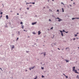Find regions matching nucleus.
Instances as JSON below:
<instances>
[{
  "mask_svg": "<svg viewBox=\"0 0 79 79\" xmlns=\"http://www.w3.org/2000/svg\"><path fill=\"white\" fill-rule=\"evenodd\" d=\"M76 77L77 78H78V79H79V76H77Z\"/></svg>",
  "mask_w": 79,
  "mask_h": 79,
  "instance_id": "15",
  "label": "nucleus"
},
{
  "mask_svg": "<svg viewBox=\"0 0 79 79\" xmlns=\"http://www.w3.org/2000/svg\"><path fill=\"white\" fill-rule=\"evenodd\" d=\"M26 52H27V53H29V51H26Z\"/></svg>",
  "mask_w": 79,
  "mask_h": 79,
  "instance_id": "31",
  "label": "nucleus"
},
{
  "mask_svg": "<svg viewBox=\"0 0 79 79\" xmlns=\"http://www.w3.org/2000/svg\"><path fill=\"white\" fill-rule=\"evenodd\" d=\"M73 4H74V3H73Z\"/></svg>",
  "mask_w": 79,
  "mask_h": 79,
  "instance_id": "59",
  "label": "nucleus"
},
{
  "mask_svg": "<svg viewBox=\"0 0 79 79\" xmlns=\"http://www.w3.org/2000/svg\"><path fill=\"white\" fill-rule=\"evenodd\" d=\"M62 12H64V9L63 8H62Z\"/></svg>",
  "mask_w": 79,
  "mask_h": 79,
  "instance_id": "12",
  "label": "nucleus"
},
{
  "mask_svg": "<svg viewBox=\"0 0 79 79\" xmlns=\"http://www.w3.org/2000/svg\"><path fill=\"white\" fill-rule=\"evenodd\" d=\"M49 21H51V20H50V19H49Z\"/></svg>",
  "mask_w": 79,
  "mask_h": 79,
  "instance_id": "36",
  "label": "nucleus"
},
{
  "mask_svg": "<svg viewBox=\"0 0 79 79\" xmlns=\"http://www.w3.org/2000/svg\"><path fill=\"white\" fill-rule=\"evenodd\" d=\"M70 6H71V5H70Z\"/></svg>",
  "mask_w": 79,
  "mask_h": 79,
  "instance_id": "49",
  "label": "nucleus"
},
{
  "mask_svg": "<svg viewBox=\"0 0 79 79\" xmlns=\"http://www.w3.org/2000/svg\"><path fill=\"white\" fill-rule=\"evenodd\" d=\"M20 24H23V22H21L20 23Z\"/></svg>",
  "mask_w": 79,
  "mask_h": 79,
  "instance_id": "16",
  "label": "nucleus"
},
{
  "mask_svg": "<svg viewBox=\"0 0 79 79\" xmlns=\"http://www.w3.org/2000/svg\"><path fill=\"white\" fill-rule=\"evenodd\" d=\"M17 32L18 34L19 35H20V32L19 31H17Z\"/></svg>",
  "mask_w": 79,
  "mask_h": 79,
  "instance_id": "3",
  "label": "nucleus"
},
{
  "mask_svg": "<svg viewBox=\"0 0 79 79\" xmlns=\"http://www.w3.org/2000/svg\"><path fill=\"white\" fill-rule=\"evenodd\" d=\"M27 10H29V8H27Z\"/></svg>",
  "mask_w": 79,
  "mask_h": 79,
  "instance_id": "34",
  "label": "nucleus"
},
{
  "mask_svg": "<svg viewBox=\"0 0 79 79\" xmlns=\"http://www.w3.org/2000/svg\"><path fill=\"white\" fill-rule=\"evenodd\" d=\"M34 79H37V78H34Z\"/></svg>",
  "mask_w": 79,
  "mask_h": 79,
  "instance_id": "48",
  "label": "nucleus"
},
{
  "mask_svg": "<svg viewBox=\"0 0 79 79\" xmlns=\"http://www.w3.org/2000/svg\"><path fill=\"white\" fill-rule=\"evenodd\" d=\"M18 39H19V38H17V40H18Z\"/></svg>",
  "mask_w": 79,
  "mask_h": 79,
  "instance_id": "24",
  "label": "nucleus"
},
{
  "mask_svg": "<svg viewBox=\"0 0 79 79\" xmlns=\"http://www.w3.org/2000/svg\"><path fill=\"white\" fill-rule=\"evenodd\" d=\"M31 68H30V70H31Z\"/></svg>",
  "mask_w": 79,
  "mask_h": 79,
  "instance_id": "42",
  "label": "nucleus"
},
{
  "mask_svg": "<svg viewBox=\"0 0 79 79\" xmlns=\"http://www.w3.org/2000/svg\"><path fill=\"white\" fill-rule=\"evenodd\" d=\"M26 31V32H27V31Z\"/></svg>",
  "mask_w": 79,
  "mask_h": 79,
  "instance_id": "57",
  "label": "nucleus"
},
{
  "mask_svg": "<svg viewBox=\"0 0 79 79\" xmlns=\"http://www.w3.org/2000/svg\"><path fill=\"white\" fill-rule=\"evenodd\" d=\"M77 39H79V38H77Z\"/></svg>",
  "mask_w": 79,
  "mask_h": 79,
  "instance_id": "52",
  "label": "nucleus"
},
{
  "mask_svg": "<svg viewBox=\"0 0 79 79\" xmlns=\"http://www.w3.org/2000/svg\"><path fill=\"white\" fill-rule=\"evenodd\" d=\"M74 19H76V18H73L72 19V20Z\"/></svg>",
  "mask_w": 79,
  "mask_h": 79,
  "instance_id": "19",
  "label": "nucleus"
},
{
  "mask_svg": "<svg viewBox=\"0 0 79 79\" xmlns=\"http://www.w3.org/2000/svg\"><path fill=\"white\" fill-rule=\"evenodd\" d=\"M61 4H63V5H64V4H63V2H61Z\"/></svg>",
  "mask_w": 79,
  "mask_h": 79,
  "instance_id": "32",
  "label": "nucleus"
},
{
  "mask_svg": "<svg viewBox=\"0 0 79 79\" xmlns=\"http://www.w3.org/2000/svg\"><path fill=\"white\" fill-rule=\"evenodd\" d=\"M30 3H32V4H35V2H32V3H31V2H30Z\"/></svg>",
  "mask_w": 79,
  "mask_h": 79,
  "instance_id": "13",
  "label": "nucleus"
},
{
  "mask_svg": "<svg viewBox=\"0 0 79 79\" xmlns=\"http://www.w3.org/2000/svg\"><path fill=\"white\" fill-rule=\"evenodd\" d=\"M73 71H75V67H73Z\"/></svg>",
  "mask_w": 79,
  "mask_h": 79,
  "instance_id": "4",
  "label": "nucleus"
},
{
  "mask_svg": "<svg viewBox=\"0 0 79 79\" xmlns=\"http://www.w3.org/2000/svg\"><path fill=\"white\" fill-rule=\"evenodd\" d=\"M66 63H68V62H69V60H66Z\"/></svg>",
  "mask_w": 79,
  "mask_h": 79,
  "instance_id": "11",
  "label": "nucleus"
},
{
  "mask_svg": "<svg viewBox=\"0 0 79 79\" xmlns=\"http://www.w3.org/2000/svg\"><path fill=\"white\" fill-rule=\"evenodd\" d=\"M6 18L7 19H8V15H6Z\"/></svg>",
  "mask_w": 79,
  "mask_h": 79,
  "instance_id": "7",
  "label": "nucleus"
},
{
  "mask_svg": "<svg viewBox=\"0 0 79 79\" xmlns=\"http://www.w3.org/2000/svg\"><path fill=\"white\" fill-rule=\"evenodd\" d=\"M56 19H60L58 17L57 18H56Z\"/></svg>",
  "mask_w": 79,
  "mask_h": 79,
  "instance_id": "25",
  "label": "nucleus"
},
{
  "mask_svg": "<svg viewBox=\"0 0 79 79\" xmlns=\"http://www.w3.org/2000/svg\"><path fill=\"white\" fill-rule=\"evenodd\" d=\"M76 40V38H74L73 39V40Z\"/></svg>",
  "mask_w": 79,
  "mask_h": 79,
  "instance_id": "17",
  "label": "nucleus"
},
{
  "mask_svg": "<svg viewBox=\"0 0 79 79\" xmlns=\"http://www.w3.org/2000/svg\"><path fill=\"white\" fill-rule=\"evenodd\" d=\"M54 45H55V44L54 43Z\"/></svg>",
  "mask_w": 79,
  "mask_h": 79,
  "instance_id": "44",
  "label": "nucleus"
},
{
  "mask_svg": "<svg viewBox=\"0 0 79 79\" xmlns=\"http://www.w3.org/2000/svg\"><path fill=\"white\" fill-rule=\"evenodd\" d=\"M2 15H1V18H2Z\"/></svg>",
  "mask_w": 79,
  "mask_h": 79,
  "instance_id": "45",
  "label": "nucleus"
},
{
  "mask_svg": "<svg viewBox=\"0 0 79 79\" xmlns=\"http://www.w3.org/2000/svg\"><path fill=\"white\" fill-rule=\"evenodd\" d=\"M2 14H3V12H1L0 14L1 15H2Z\"/></svg>",
  "mask_w": 79,
  "mask_h": 79,
  "instance_id": "18",
  "label": "nucleus"
},
{
  "mask_svg": "<svg viewBox=\"0 0 79 79\" xmlns=\"http://www.w3.org/2000/svg\"><path fill=\"white\" fill-rule=\"evenodd\" d=\"M59 31H60V33H61V35L62 36H64L63 35V32L62 31H61V30H60Z\"/></svg>",
  "mask_w": 79,
  "mask_h": 79,
  "instance_id": "1",
  "label": "nucleus"
},
{
  "mask_svg": "<svg viewBox=\"0 0 79 79\" xmlns=\"http://www.w3.org/2000/svg\"><path fill=\"white\" fill-rule=\"evenodd\" d=\"M42 78L44 77V76H43V75H42Z\"/></svg>",
  "mask_w": 79,
  "mask_h": 79,
  "instance_id": "30",
  "label": "nucleus"
},
{
  "mask_svg": "<svg viewBox=\"0 0 79 79\" xmlns=\"http://www.w3.org/2000/svg\"><path fill=\"white\" fill-rule=\"evenodd\" d=\"M23 31H26V30H23Z\"/></svg>",
  "mask_w": 79,
  "mask_h": 79,
  "instance_id": "40",
  "label": "nucleus"
},
{
  "mask_svg": "<svg viewBox=\"0 0 79 79\" xmlns=\"http://www.w3.org/2000/svg\"><path fill=\"white\" fill-rule=\"evenodd\" d=\"M75 19H79V18H75Z\"/></svg>",
  "mask_w": 79,
  "mask_h": 79,
  "instance_id": "28",
  "label": "nucleus"
},
{
  "mask_svg": "<svg viewBox=\"0 0 79 79\" xmlns=\"http://www.w3.org/2000/svg\"><path fill=\"white\" fill-rule=\"evenodd\" d=\"M59 20H58V21H62V20L61 19H59Z\"/></svg>",
  "mask_w": 79,
  "mask_h": 79,
  "instance_id": "10",
  "label": "nucleus"
},
{
  "mask_svg": "<svg viewBox=\"0 0 79 79\" xmlns=\"http://www.w3.org/2000/svg\"><path fill=\"white\" fill-rule=\"evenodd\" d=\"M33 34H35V32H33Z\"/></svg>",
  "mask_w": 79,
  "mask_h": 79,
  "instance_id": "23",
  "label": "nucleus"
},
{
  "mask_svg": "<svg viewBox=\"0 0 79 79\" xmlns=\"http://www.w3.org/2000/svg\"><path fill=\"white\" fill-rule=\"evenodd\" d=\"M63 32H65V31H64V30H63Z\"/></svg>",
  "mask_w": 79,
  "mask_h": 79,
  "instance_id": "27",
  "label": "nucleus"
},
{
  "mask_svg": "<svg viewBox=\"0 0 79 79\" xmlns=\"http://www.w3.org/2000/svg\"><path fill=\"white\" fill-rule=\"evenodd\" d=\"M41 34V32H40V31H38V35H40Z\"/></svg>",
  "mask_w": 79,
  "mask_h": 79,
  "instance_id": "6",
  "label": "nucleus"
},
{
  "mask_svg": "<svg viewBox=\"0 0 79 79\" xmlns=\"http://www.w3.org/2000/svg\"><path fill=\"white\" fill-rule=\"evenodd\" d=\"M52 1H54V0H52Z\"/></svg>",
  "mask_w": 79,
  "mask_h": 79,
  "instance_id": "55",
  "label": "nucleus"
},
{
  "mask_svg": "<svg viewBox=\"0 0 79 79\" xmlns=\"http://www.w3.org/2000/svg\"><path fill=\"white\" fill-rule=\"evenodd\" d=\"M37 22H35V23H32V25H34V24H36Z\"/></svg>",
  "mask_w": 79,
  "mask_h": 79,
  "instance_id": "2",
  "label": "nucleus"
},
{
  "mask_svg": "<svg viewBox=\"0 0 79 79\" xmlns=\"http://www.w3.org/2000/svg\"><path fill=\"white\" fill-rule=\"evenodd\" d=\"M68 49V48H66V49Z\"/></svg>",
  "mask_w": 79,
  "mask_h": 79,
  "instance_id": "56",
  "label": "nucleus"
},
{
  "mask_svg": "<svg viewBox=\"0 0 79 79\" xmlns=\"http://www.w3.org/2000/svg\"><path fill=\"white\" fill-rule=\"evenodd\" d=\"M17 15H19V14L18 13L17 14Z\"/></svg>",
  "mask_w": 79,
  "mask_h": 79,
  "instance_id": "43",
  "label": "nucleus"
},
{
  "mask_svg": "<svg viewBox=\"0 0 79 79\" xmlns=\"http://www.w3.org/2000/svg\"><path fill=\"white\" fill-rule=\"evenodd\" d=\"M35 78H36V79H37V76H36V77H35Z\"/></svg>",
  "mask_w": 79,
  "mask_h": 79,
  "instance_id": "38",
  "label": "nucleus"
},
{
  "mask_svg": "<svg viewBox=\"0 0 79 79\" xmlns=\"http://www.w3.org/2000/svg\"><path fill=\"white\" fill-rule=\"evenodd\" d=\"M74 71L75 72V73H77V74H78V72H77V70H74Z\"/></svg>",
  "mask_w": 79,
  "mask_h": 79,
  "instance_id": "5",
  "label": "nucleus"
},
{
  "mask_svg": "<svg viewBox=\"0 0 79 79\" xmlns=\"http://www.w3.org/2000/svg\"><path fill=\"white\" fill-rule=\"evenodd\" d=\"M57 12H59V10H57Z\"/></svg>",
  "mask_w": 79,
  "mask_h": 79,
  "instance_id": "21",
  "label": "nucleus"
},
{
  "mask_svg": "<svg viewBox=\"0 0 79 79\" xmlns=\"http://www.w3.org/2000/svg\"><path fill=\"white\" fill-rule=\"evenodd\" d=\"M20 10H21V9H20Z\"/></svg>",
  "mask_w": 79,
  "mask_h": 79,
  "instance_id": "58",
  "label": "nucleus"
},
{
  "mask_svg": "<svg viewBox=\"0 0 79 79\" xmlns=\"http://www.w3.org/2000/svg\"><path fill=\"white\" fill-rule=\"evenodd\" d=\"M66 33H68V31H67V32H66V31H65V32Z\"/></svg>",
  "mask_w": 79,
  "mask_h": 79,
  "instance_id": "33",
  "label": "nucleus"
},
{
  "mask_svg": "<svg viewBox=\"0 0 79 79\" xmlns=\"http://www.w3.org/2000/svg\"><path fill=\"white\" fill-rule=\"evenodd\" d=\"M62 50H63V49H62Z\"/></svg>",
  "mask_w": 79,
  "mask_h": 79,
  "instance_id": "53",
  "label": "nucleus"
},
{
  "mask_svg": "<svg viewBox=\"0 0 79 79\" xmlns=\"http://www.w3.org/2000/svg\"><path fill=\"white\" fill-rule=\"evenodd\" d=\"M22 28L23 29H24V26L23 25L22 27Z\"/></svg>",
  "mask_w": 79,
  "mask_h": 79,
  "instance_id": "14",
  "label": "nucleus"
},
{
  "mask_svg": "<svg viewBox=\"0 0 79 79\" xmlns=\"http://www.w3.org/2000/svg\"><path fill=\"white\" fill-rule=\"evenodd\" d=\"M77 34H79V33H77Z\"/></svg>",
  "mask_w": 79,
  "mask_h": 79,
  "instance_id": "51",
  "label": "nucleus"
},
{
  "mask_svg": "<svg viewBox=\"0 0 79 79\" xmlns=\"http://www.w3.org/2000/svg\"><path fill=\"white\" fill-rule=\"evenodd\" d=\"M15 48V46H14V45H12V49H13L14 48Z\"/></svg>",
  "mask_w": 79,
  "mask_h": 79,
  "instance_id": "8",
  "label": "nucleus"
},
{
  "mask_svg": "<svg viewBox=\"0 0 79 79\" xmlns=\"http://www.w3.org/2000/svg\"><path fill=\"white\" fill-rule=\"evenodd\" d=\"M78 48H79V47Z\"/></svg>",
  "mask_w": 79,
  "mask_h": 79,
  "instance_id": "61",
  "label": "nucleus"
},
{
  "mask_svg": "<svg viewBox=\"0 0 79 79\" xmlns=\"http://www.w3.org/2000/svg\"><path fill=\"white\" fill-rule=\"evenodd\" d=\"M63 74L64 76H66L65 75H64V73Z\"/></svg>",
  "mask_w": 79,
  "mask_h": 79,
  "instance_id": "35",
  "label": "nucleus"
},
{
  "mask_svg": "<svg viewBox=\"0 0 79 79\" xmlns=\"http://www.w3.org/2000/svg\"><path fill=\"white\" fill-rule=\"evenodd\" d=\"M75 37H76V36H77V35H75Z\"/></svg>",
  "mask_w": 79,
  "mask_h": 79,
  "instance_id": "20",
  "label": "nucleus"
},
{
  "mask_svg": "<svg viewBox=\"0 0 79 79\" xmlns=\"http://www.w3.org/2000/svg\"><path fill=\"white\" fill-rule=\"evenodd\" d=\"M53 37H54V35H53Z\"/></svg>",
  "mask_w": 79,
  "mask_h": 79,
  "instance_id": "60",
  "label": "nucleus"
},
{
  "mask_svg": "<svg viewBox=\"0 0 79 79\" xmlns=\"http://www.w3.org/2000/svg\"><path fill=\"white\" fill-rule=\"evenodd\" d=\"M0 69H1L2 70V68H0Z\"/></svg>",
  "mask_w": 79,
  "mask_h": 79,
  "instance_id": "39",
  "label": "nucleus"
},
{
  "mask_svg": "<svg viewBox=\"0 0 79 79\" xmlns=\"http://www.w3.org/2000/svg\"><path fill=\"white\" fill-rule=\"evenodd\" d=\"M44 69V68L43 67L41 68V69Z\"/></svg>",
  "mask_w": 79,
  "mask_h": 79,
  "instance_id": "22",
  "label": "nucleus"
},
{
  "mask_svg": "<svg viewBox=\"0 0 79 79\" xmlns=\"http://www.w3.org/2000/svg\"><path fill=\"white\" fill-rule=\"evenodd\" d=\"M44 56H45V55H46V54H45V53H44Z\"/></svg>",
  "mask_w": 79,
  "mask_h": 79,
  "instance_id": "29",
  "label": "nucleus"
},
{
  "mask_svg": "<svg viewBox=\"0 0 79 79\" xmlns=\"http://www.w3.org/2000/svg\"><path fill=\"white\" fill-rule=\"evenodd\" d=\"M53 27H52L51 28V29H53Z\"/></svg>",
  "mask_w": 79,
  "mask_h": 79,
  "instance_id": "26",
  "label": "nucleus"
},
{
  "mask_svg": "<svg viewBox=\"0 0 79 79\" xmlns=\"http://www.w3.org/2000/svg\"><path fill=\"white\" fill-rule=\"evenodd\" d=\"M26 3L27 4H29V3H28L27 2Z\"/></svg>",
  "mask_w": 79,
  "mask_h": 79,
  "instance_id": "41",
  "label": "nucleus"
},
{
  "mask_svg": "<svg viewBox=\"0 0 79 79\" xmlns=\"http://www.w3.org/2000/svg\"><path fill=\"white\" fill-rule=\"evenodd\" d=\"M35 68V66L33 67H31V68L32 69H34V68Z\"/></svg>",
  "mask_w": 79,
  "mask_h": 79,
  "instance_id": "9",
  "label": "nucleus"
},
{
  "mask_svg": "<svg viewBox=\"0 0 79 79\" xmlns=\"http://www.w3.org/2000/svg\"><path fill=\"white\" fill-rule=\"evenodd\" d=\"M30 6H32V5H30Z\"/></svg>",
  "mask_w": 79,
  "mask_h": 79,
  "instance_id": "46",
  "label": "nucleus"
},
{
  "mask_svg": "<svg viewBox=\"0 0 79 79\" xmlns=\"http://www.w3.org/2000/svg\"><path fill=\"white\" fill-rule=\"evenodd\" d=\"M26 71H27V70H26Z\"/></svg>",
  "mask_w": 79,
  "mask_h": 79,
  "instance_id": "50",
  "label": "nucleus"
},
{
  "mask_svg": "<svg viewBox=\"0 0 79 79\" xmlns=\"http://www.w3.org/2000/svg\"><path fill=\"white\" fill-rule=\"evenodd\" d=\"M65 77H66V78H68V76H65Z\"/></svg>",
  "mask_w": 79,
  "mask_h": 79,
  "instance_id": "37",
  "label": "nucleus"
},
{
  "mask_svg": "<svg viewBox=\"0 0 79 79\" xmlns=\"http://www.w3.org/2000/svg\"><path fill=\"white\" fill-rule=\"evenodd\" d=\"M71 0V1H73V0Z\"/></svg>",
  "mask_w": 79,
  "mask_h": 79,
  "instance_id": "54",
  "label": "nucleus"
},
{
  "mask_svg": "<svg viewBox=\"0 0 79 79\" xmlns=\"http://www.w3.org/2000/svg\"><path fill=\"white\" fill-rule=\"evenodd\" d=\"M58 50H60L59 48H58Z\"/></svg>",
  "mask_w": 79,
  "mask_h": 79,
  "instance_id": "47",
  "label": "nucleus"
}]
</instances>
